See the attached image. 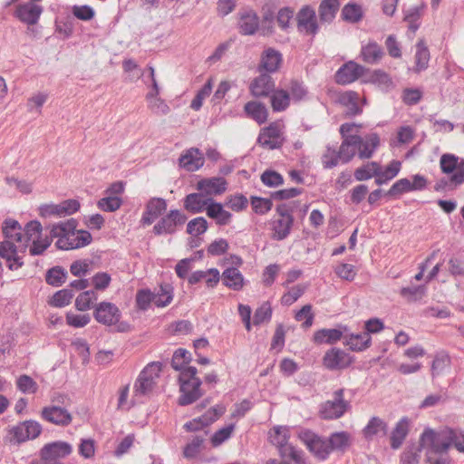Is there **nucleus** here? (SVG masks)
<instances>
[{"label": "nucleus", "mask_w": 464, "mask_h": 464, "mask_svg": "<svg viewBox=\"0 0 464 464\" xmlns=\"http://www.w3.org/2000/svg\"><path fill=\"white\" fill-rule=\"evenodd\" d=\"M364 67L354 63L348 62L338 69L335 73V81L339 84H349L356 81L364 73Z\"/></svg>", "instance_id": "aec40b11"}, {"label": "nucleus", "mask_w": 464, "mask_h": 464, "mask_svg": "<svg viewBox=\"0 0 464 464\" xmlns=\"http://www.w3.org/2000/svg\"><path fill=\"white\" fill-rule=\"evenodd\" d=\"M410 191H412L411 187V180L404 178L397 180L388 190L387 195L394 197Z\"/></svg>", "instance_id": "774afa93"}, {"label": "nucleus", "mask_w": 464, "mask_h": 464, "mask_svg": "<svg viewBox=\"0 0 464 464\" xmlns=\"http://www.w3.org/2000/svg\"><path fill=\"white\" fill-rule=\"evenodd\" d=\"M421 444L411 445L405 449L401 457V464H418L420 459Z\"/></svg>", "instance_id": "4d7b16f0"}, {"label": "nucleus", "mask_w": 464, "mask_h": 464, "mask_svg": "<svg viewBox=\"0 0 464 464\" xmlns=\"http://www.w3.org/2000/svg\"><path fill=\"white\" fill-rule=\"evenodd\" d=\"M384 52L382 47L374 40H369L362 45L361 57L369 64L378 63L383 57Z\"/></svg>", "instance_id": "473e14b6"}, {"label": "nucleus", "mask_w": 464, "mask_h": 464, "mask_svg": "<svg viewBox=\"0 0 464 464\" xmlns=\"http://www.w3.org/2000/svg\"><path fill=\"white\" fill-rule=\"evenodd\" d=\"M440 168L449 178H442L436 182V191L452 190L464 183V159L444 153L440 159Z\"/></svg>", "instance_id": "20e7f679"}, {"label": "nucleus", "mask_w": 464, "mask_h": 464, "mask_svg": "<svg viewBox=\"0 0 464 464\" xmlns=\"http://www.w3.org/2000/svg\"><path fill=\"white\" fill-rule=\"evenodd\" d=\"M415 63L416 71L427 69L430 62V52L423 40H420L416 45Z\"/></svg>", "instance_id": "09e8293b"}, {"label": "nucleus", "mask_w": 464, "mask_h": 464, "mask_svg": "<svg viewBox=\"0 0 464 464\" xmlns=\"http://www.w3.org/2000/svg\"><path fill=\"white\" fill-rule=\"evenodd\" d=\"M167 209V202L161 198H152L146 205L141 218L144 225H151Z\"/></svg>", "instance_id": "b1692460"}, {"label": "nucleus", "mask_w": 464, "mask_h": 464, "mask_svg": "<svg viewBox=\"0 0 464 464\" xmlns=\"http://www.w3.org/2000/svg\"><path fill=\"white\" fill-rule=\"evenodd\" d=\"M42 13L43 7L41 5L28 2L16 6L15 16L21 22L33 25L38 22Z\"/></svg>", "instance_id": "412c9836"}, {"label": "nucleus", "mask_w": 464, "mask_h": 464, "mask_svg": "<svg viewBox=\"0 0 464 464\" xmlns=\"http://www.w3.org/2000/svg\"><path fill=\"white\" fill-rule=\"evenodd\" d=\"M344 390L338 389L333 394V400L325 401L321 406L320 414L325 420H334L342 417L350 404L343 399Z\"/></svg>", "instance_id": "f8f14e48"}, {"label": "nucleus", "mask_w": 464, "mask_h": 464, "mask_svg": "<svg viewBox=\"0 0 464 464\" xmlns=\"http://www.w3.org/2000/svg\"><path fill=\"white\" fill-rule=\"evenodd\" d=\"M388 432V424L379 417H372L362 429V435L367 440H372L379 435L385 436Z\"/></svg>", "instance_id": "f704fd0d"}, {"label": "nucleus", "mask_w": 464, "mask_h": 464, "mask_svg": "<svg viewBox=\"0 0 464 464\" xmlns=\"http://www.w3.org/2000/svg\"><path fill=\"white\" fill-rule=\"evenodd\" d=\"M440 440L447 445L449 450L451 446L459 452L464 453V430L461 429H447L441 432H437Z\"/></svg>", "instance_id": "393cba45"}, {"label": "nucleus", "mask_w": 464, "mask_h": 464, "mask_svg": "<svg viewBox=\"0 0 464 464\" xmlns=\"http://www.w3.org/2000/svg\"><path fill=\"white\" fill-rule=\"evenodd\" d=\"M235 429V424H229L217 430L211 437V443L214 447L221 445L223 442L227 440Z\"/></svg>", "instance_id": "e2e57ef3"}, {"label": "nucleus", "mask_w": 464, "mask_h": 464, "mask_svg": "<svg viewBox=\"0 0 464 464\" xmlns=\"http://www.w3.org/2000/svg\"><path fill=\"white\" fill-rule=\"evenodd\" d=\"M226 412V407L221 404H218L210 408L203 415L198 418H195L190 421L184 424L183 428L187 431H198L203 428L215 422L219 417Z\"/></svg>", "instance_id": "4468645a"}, {"label": "nucleus", "mask_w": 464, "mask_h": 464, "mask_svg": "<svg viewBox=\"0 0 464 464\" xmlns=\"http://www.w3.org/2000/svg\"><path fill=\"white\" fill-rule=\"evenodd\" d=\"M204 280L209 288H214L220 280V274L217 268H209L207 270H198L193 272L188 277V282L190 285L198 284Z\"/></svg>", "instance_id": "c756f323"}, {"label": "nucleus", "mask_w": 464, "mask_h": 464, "mask_svg": "<svg viewBox=\"0 0 464 464\" xmlns=\"http://www.w3.org/2000/svg\"><path fill=\"white\" fill-rule=\"evenodd\" d=\"M293 224L294 217L290 208L286 204L278 205L271 223L273 238L276 240L286 238L291 232Z\"/></svg>", "instance_id": "1a4fd4ad"}, {"label": "nucleus", "mask_w": 464, "mask_h": 464, "mask_svg": "<svg viewBox=\"0 0 464 464\" xmlns=\"http://www.w3.org/2000/svg\"><path fill=\"white\" fill-rule=\"evenodd\" d=\"M289 438L290 430L287 426H275L268 433L269 441L278 449L280 455L284 450L292 446L288 443Z\"/></svg>", "instance_id": "7c9ffc66"}, {"label": "nucleus", "mask_w": 464, "mask_h": 464, "mask_svg": "<svg viewBox=\"0 0 464 464\" xmlns=\"http://www.w3.org/2000/svg\"><path fill=\"white\" fill-rule=\"evenodd\" d=\"M380 145V138L376 133L361 137V143L358 146V156L360 159H370Z\"/></svg>", "instance_id": "e433bc0d"}, {"label": "nucleus", "mask_w": 464, "mask_h": 464, "mask_svg": "<svg viewBox=\"0 0 464 464\" xmlns=\"http://www.w3.org/2000/svg\"><path fill=\"white\" fill-rule=\"evenodd\" d=\"M76 227L73 218L52 226L51 237L58 238L55 245L59 249H76L91 243L92 235L85 230H76Z\"/></svg>", "instance_id": "7ed1b4c3"}, {"label": "nucleus", "mask_w": 464, "mask_h": 464, "mask_svg": "<svg viewBox=\"0 0 464 464\" xmlns=\"http://www.w3.org/2000/svg\"><path fill=\"white\" fill-rule=\"evenodd\" d=\"M153 293L154 304L159 308L168 306L174 297V288L169 284H161Z\"/></svg>", "instance_id": "4c0bfd02"}, {"label": "nucleus", "mask_w": 464, "mask_h": 464, "mask_svg": "<svg viewBox=\"0 0 464 464\" xmlns=\"http://www.w3.org/2000/svg\"><path fill=\"white\" fill-rule=\"evenodd\" d=\"M42 426L35 420H25L14 426L10 433L17 442H24L28 440L35 439L40 435Z\"/></svg>", "instance_id": "6ab92c4d"}, {"label": "nucleus", "mask_w": 464, "mask_h": 464, "mask_svg": "<svg viewBox=\"0 0 464 464\" xmlns=\"http://www.w3.org/2000/svg\"><path fill=\"white\" fill-rule=\"evenodd\" d=\"M94 319L105 326H114L119 333L128 332L130 328L126 322H121V312L119 307L111 302H101L93 311Z\"/></svg>", "instance_id": "0eeeda50"}, {"label": "nucleus", "mask_w": 464, "mask_h": 464, "mask_svg": "<svg viewBox=\"0 0 464 464\" xmlns=\"http://www.w3.org/2000/svg\"><path fill=\"white\" fill-rule=\"evenodd\" d=\"M327 440L331 446V452L334 450L344 451L351 443V436L346 431L334 432Z\"/></svg>", "instance_id": "49530a36"}, {"label": "nucleus", "mask_w": 464, "mask_h": 464, "mask_svg": "<svg viewBox=\"0 0 464 464\" xmlns=\"http://www.w3.org/2000/svg\"><path fill=\"white\" fill-rule=\"evenodd\" d=\"M239 29L243 34H254L259 26V18L253 10H246L240 13Z\"/></svg>", "instance_id": "72a5a7b5"}, {"label": "nucleus", "mask_w": 464, "mask_h": 464, "mask_svg": "<svg viewBox=\"0 0 464 464\" xmlns=\"http://www.w3.org/2000/svg\"><path fill=\"white\" fill-rule=\"evenodd\" d=\"M290 101L289 92L283 89L275 90L270 97L272 109L276 112L285 111L290 105Z\"/></svg>", "instance_id": "a18cd8bd"}, {"label": "nucleus", "mask_w": 464, "mask_h": 464, "mask_svg": "<svg viewBox=\"0 0 464 464\" xmlns=\"http://www.w3.org/2000/svg\"><path fill=\"white\" fill-rule=\"evenodd\" d=\"M362 6L357 4H347L342 10V17L350 23H357L362 18Z\"/></svg>", "instance_id": "5fc2aeb1"}, {"label": "nucleus", "mask_w": 464, "mask_h": 464, "mask_svg": "<svg viewBox=\"0 0 464 464\" xmlns=\"http://www.w3.org/2000/svg\"><path fill=\"white\" fill-rule=\"evenodd\" d=\"M98 299V295L93 290H87L81 293L75 299V307L79 311H87L91 308L93 302Z\"/></svg>", "instance_id": "864d4df0"}, {"label": "nucleus", "mask_w": 464, "mask_h": 464, "mask_svg": "<svg viewBox=\"0 0 464 464\" xmlns=\"http://www.w3.org/2000/svg\"><path fill=\"white\" fill-rule=\"evenodd\" d=\"M3 233L5 240L0 242V257L6 261L10 270H17L24 266L23 256L27 250V244L23 241L21 226L14 219H5Z\"/></svg>", "instance_id": "f03ea898"}, {"label": "nucleus", "mask_w": 464, "mask_h": 464, "mask_svg": "<svg viewBox=\"0 0 464 464\" xmlns=\"http://www.w3.org/2000/svg\"><path fill=\"white\" fill-rule=\"evenodd\" d=\"M161 372V363L159 362H153L149 363L144 370L140 373L135 385L134 392L135 395H145L150 392L155 383L156 379L159 377Z\"/></svg>", "instance_id": "9b49d317"}, {"label": "nucleus", "mask_w": 464, "mask_h": 464, "mask_svg": "<svg viewBox=\"0 0 464 464\" xmlns=\"http://www.w3.org/2000/svg\"><path fill=\"white\" fill-rule=\"evenodd\" d=\"M180 168L187 171L199 169L205 162L202 152L197 148L187 150L179 159Z\"/></svg>", "instance_id": "5701e85b"}, {"label": "nucleus", "mask_w": 464, "mask_h": 464, "mask_svg": "<svg viewBox=\"0 0 464 464\" xmlns=\"http://www.w3.org/2000/svg\"><path fill=\"white\" fill-rule=\"evenodd\" d=\"M338 0H323L319 5V17L322 23H331L339 9Z\"/></svg>", "instance_id": "c03bdc74"}, {"label": "nucleus", "mask_w": 464, "mask_h": 464, "mask_svg": "<svg viewBox=\"0 0 464 464\" xmlns=\"http://www.w3.org/2000/svg\"><path fill=\"white\" fill-rule=\"evenodd\" d=\"M187 217L179 210H170L165 217L154 226L153 231L156 235L172 234L178 226L183 225Z\"/></svg>", "instance_id": "dca6fc26"}, {"label": "nucleus", "mask_w": 464, "mask_h": 464, "mask_svg": "<svg viewBox=\"0 0 464 464\" xmlns=\"http://www.w3.org/2000/svg\"><path fill=\"white\" fill-rule=\"evenodd\" d=\"M207 215L214 219L218 226L228 225L232 218V214L223 208L220 203L211 201L207 208Z\"/></svg>", "instance_id": "58836bf2"}, {"label": "nucleus", "mask_w": 464, "mask_h": 464, "mask_svg": "<svg viewBox=\"0 0 464 464\" xmlns=\"http://www.w3.org/2000/svg\"><path fill=\"white\" fill-rule=\"evenodd\" d=\"M212 89L213 80L212 78H209L204 86L197 92L196 96L190 103V108L196 111H199L202 107L204 100L211 94Z\"/></svg>", "instance_id": "603ef678"}, {"label": "nucleus", "mask_w": 464, "mask_h": 464, "mask_svg": "<svg viewBox=\"0 0 464 464\" xmlns=\"http://www.w3.org/2000/svg\"><path fill=\"white\" fill-rule=\"evenodd\" d=\"M208 229V221L202 218H195L187 225V232L191 236H199L204 234Z\"/></svg>", "instance_id": "680f3d73"}, {"label": "nucleus", "mask_w": 464, "mask_h": 464, "mask_svg": "<svg viewBox=\"0 0 464 464\" xmlns=\"http://www.w3.org/2000/svg\"><path fill=\"white\" fill-rule=\"evenodd\" d=\"M281 63V53L273 48H268L262 54L259 69L260 71L265 70L268 72H275L278 70Z\"/></svg>", "instance_id": "c9c22d12"}, {"label": "nucleus", "mask_w": 464, "mask_h": 464, "mask_svg": "<svg viewBox=\"0 0 464 464\" xmlns=\"http://www.w3.org/2000/svg\"><path fill=\"white\" fill-rule=\"evenodd\" d=\"M43 227L39 221L33 220L28 222L24 227V235L23 241L28 245L29 252L32 256L42 255L52 244V238L48 236H43Z\"/></svg>", "instance_id": "6e6552de"}, {"label": "nucleus", "mask_w": 464, "mask_h": 464, "mask_svg": "<svg viewBox=\"0 0 464 464\" xmlns=\"http://www.w3.org/2000/svg\"><path fill=\"white\" fill-rule=\"evenodd\" d=\"M213 199L205 195L202 191L200 193H191L186 196L184 199V208L191 213L207 212V208L210 205Z\"/></svg>", "instance_id": "cd10ccee"}, {"label": "nucleus", "mask_w": 464, "mask_h": 464, "mask_svg": "<svg viewBox=\"0 0 464 464\" xmlns=\"http://www.w3.org/2000/svg\"><path fill=\"white\" fill-rule=\"evenodd\" d=\"M244 112L247 118L259 125L265 123L268 119V109L264 103L257 101L247 102L244 105Z\"/></svg>", "instance_id": "2f4dec72"}, {"label": "nucleus", "mask_w": 464, "mask_h": 464, "mask_svg": "<svg viewBox=\"0 0 464 464\" xmlns=\"http://www.w3.org/2000/svg\"><path fill=\"white\" fill-rule=\"evenodd\" d=\"M251 94L256 98L267 97L275 91V82L267 73H261L249 85Z\"/></svg>", "instance_id": "4be33fe9"}, {"label": "nucleus", "mask_w": 464, "mask_h": 464, "mask_svg": "<svg viewBox=\"0 0 464 464\" xmlns=\"http://www.w3.org/2000/svg\"><path fill=\"white\" fill-rule=\"evenodd\" d=\"M67 275V271L62 266H54L47 271L45 280L48 285L58 287L65 283Z\"/></svg>", "instance_id": "8fccbe9b"}, {"label": "nucleus", "mask_w": 464, "mask_h": 464, "mask_svg": "<svg viewBox=\"0 0 464 464\" xmlns=\"http://www.w3.org/2000/svg\"><path fill=\"white\" fill-rule=\"evenodd\" d=\"M41 418L52 424L66 427L72 423V416L65 408L59 405L45 406L41 411Z\"/></svg>", "instance_id": "2eb2a0df"}, {"label": "nucleus", "mask_w": 464, "mask_h": 464, "mask_svg": "<svg viewBox=\"0 0 464 464\" xmlns=\"http://www.w3.org/2000/svg\"><path fill=\"white\" fill-rule=\"evenodd\" d=\"M380 167L381 165L376 161L368 162L355 169L354 177L358 181L367 180L379 173Z\"/></svg>", "instance_id": "3c124183"}, {"label": "nucleus", "mask_w": 464, "mask_h": 464, "mask_svg": "<svg viewBox=\"0 0 464 464\" xmlns=\"http://www.w3.org/2000/svg\"><path fill=\"white\" fill-rule=\"evenodd\" d=\"M16 387L21 392L27 394H34L38 390L36 382L26 374L18 377L16 380Z\"/></svg>", "instance_id": "bf43d9fd"}, {"label": "nucleus", "mask_w": 464, "mask_h": 464, "mask_svg": "<svg viewBox=\"0 0 464 464\" xmlns=\"http://www.w3.org/2000/svg\"><path fill=\"white\" fill-rule=\"evenodd\" d=\"M197 188L207 196L220 195L227 190V181L221 177L203 179L198 182Z\"/></svg>", "instance_id": "bb28decb"}, {"label": "nucleus", "mask_w": 464, "mask_h": 464, "mask_svg": "<svg viewBox=\"0 0 464 464\" xmlns=\"http://www.w3.org/2000/svg\"><path fill=\"white\" fill-rule=\"evenodd\" d=\"M223 284L230 289L239 291L244 286V277L241 272L235 267H228L222 273Z\"/></svg>", "instance_id": "79ce46f5"}, {"label": "nucleus", "mask_w": 464, "mask_h": 464, "mask_svg": "<svg viewBox=\"0 0 464 464\" xmlns=\"http://www.w3.org/2000/svg\"><path fill=\"white\" fill-rule=\"evenodd\" d=\"M347 326L340 325L334 329H321L314 334V342L317 344L328 343L333 344L341 340L343 334L347 332Z\"/></svg>", "instance_id": "c85d7f7f"}, {"label": "nucleus", "mask_w": 464, "mask_h": 464, "mask_svg": "<svg viewBox=\"0 0 464 464\" xmlns=\"http://www.w3.org/2000/svg\"><path fill=\"white\" fill-rule=\"evenodd\" d=\"M299 32L307 35H315L319 31L315 11L309 5L303 6L296 15Z\"/></svg>", "instance_id": "f3484780"}, {"label": "nucleus", "mask_w": 464, "mask_h": 464, "mask_svg": "<svg viewBox=\"0 0 464 464\" xmlns=\"http://www.w3.org/2000/svg\"><path fill=\"white\" fill-rule=\"evenodd\" d=\"M272 316V307L268 302L262 304L255 312L254 324L258 325L270 321Z\"/></svg>", "instance_id": "0e129e2a"}, {"label": "nucleus", "mask_w": 464, "mask_h": 464, "mask_svg": "<svg viewBox=\"0 0 464 464\" xmlns=\"http://www.w3.org/2000/svg\"><path fill=\"white\" fill-rule=\"evenodd\" d=\"M409 432V420L407 418L401 419L395 425L391 433V447L393 450L399 449Z\"/></svg>", "instance_id": "a19ab883"}, {"label": "nucleus", "mask_w": 464, "mask_h": 464, "mask_svg": "<svg viewBox=\"0 0 464 464\" xmlns=\"http://www.w3.org/2000/svg\"><path fill=\"white\" fill-rule=\"evenodd\" d=\"M344 343L353 352H362L372 344V337L368 334H350L345 335Z\"/></svg>", "instance_id": "ea45409f"}, {"label": "nucleus", "mask_w": 464, "mask_h": 464, "mask_svg": "<svg viewBox=\"0 0 464 464\" xmlns=\"http://www.w3.org/2000/svg\"><path fill=\"white\" fill-rule=\"evenodd\" d=\"M5 183L9 187H14L22 194H30L33 191V183L25 179H19L15 177H6Z\"/></svg>", "instance_id": "69168bd1"}, {"label": "nucleus", "mask_w": 464, "mask_h": 464, "mask_svg": "<svg viewBox=\"0 0 464 464\" xmlns=\"http://www.w3.org/2000/svg\"><path fill=\"white\" fill-rule=\"evenodd\" d=\"M72 446L64 441H56L45 445L42 450L41 455L44 459L59 460L71 454Z\"/></svg>", "instance_id": "a878e982"}, {"label": "nucleus", "mask_w": 464, "mask_h": 464, "mask_svg": "<svg viewBox=\"0 0 464 464\" xmlns=\"http://www.w3.org/2000/svg\"><path fill=\"white\" fill-rule=\"evenodd\" d=\"M370 81L382 90H388L392 85V81L389 74L381 70L374 71L371 75Z\"/></svg>", "instance_id": "338daca9"}, {"label": "nucleus", "mask_w": 464, "mask_h": 464, "mask_svg": "<svg viewBox=\"0 0 464 464\" xmlns=\"http://www.w3.org/2000/svg\"><path fill=\"white\" fill-rule=\"evenodd\" d=\"M360 97L355 92H346L340 97V102L347 108L348 115H357L362 110L359 107Z\"/></svg>", "instance_id": "de8ad7c7"}, {"label": "nucleus", "mask_w": 464, "mask_h": 464, "mask_svg": "<svg viewBox=\"0 0 464 464\" xmlns=\"http://www.w3.org/2000/svg\"><path fill=\"white\" fill-rule=\"evenodd\" d=\"M352 362L350 354L340 348H331L323 358L324 366L331 371L347 368Z\"/></svg>", "instance_id": "a211bd4d"}, {"label": "nucleus", "mask_w": 464, "mask_h": 464, "mask_svg": "<svg viewBox=\"0 0 464 464\" xmlns=\"http://www.w3.org/2000/svg\"><path fill=\"white\" fill-rule=\"evenodd\" d=\"M420 444L425 450L426 462L428 464H450V458L447 445L440 440L437 432L431 429H426L420 435Z\"/></svg>", "instance_id": "423d86ee"}, {"label": "nucleus", "mask_w": 464, "mask_h": 464, "mask_svg": "<svg viewBox=\"0 0 464 464\" xmlns=\"http://www.w3.org/2000/svg\"><path fill=\"white\" fill-rule=\"evenodd\" d=\"M122 200L120 197L105 195L98 203V208L106 212H113L121 208Z\"/></svg>", "instance_id": "13d9d810"}, {"label": "nucleus", "mask_w": 464, "mask_h": 464, "mask_svg": "<svg viewBox=\"0 0 464 464\" xmlns=\"http://www.w3.org/2000/svg\"><path fill=\"white\" fill-rule=\"evenodd\" d=\"M299 439L304 442L309 451L318 459L325 460L331 453L328 440L309 430L299 432Z\"/></svg>", "instance_id": "9d476101"}, {"label": "nucleus", "mask_w": 464, "mask_h": 464, "mask_svg": "<svg viewBox=\"0 0 464 464\" xmlns=\"http://www.w3.org/2000/svg\"><path fill=\"white\" fill-rule=\"evenodd\" d=\"M283 124L279 121L270 123L263 128L257 138V143L265 149L275 150L283 144Z\"/></svg>", "instance_id": "ddd939ff"}, {"label": "nucleus", "mask_w": 464, "mask_h": 464, "mask_svg": "<svg viewBox=\"0 0 464 464\" xmlns=\"http://www.w3.org/2000/svg\"><path fill=\"white\" fill-rule=\"evenodd\" d=\"M136 306L139 310L147 311L150 304H154L153 293L149 288L140 289L136 293Z\"/></svg>", "instance_id": "6e6d98bb"}, {"label": "nucleus", "mask_w": 464, "mask_h": 464, "mask_svg": "<svg viewBox=\"0 0 464 464\" xmlns=\"http://www.w3.org/2000/svg\"><path fill=\"white\" fill-rule=\"evenodd\" d=\"M360 143V136H349L343 139L338 149L335 146H327L322 156L323 166L325 169H332L339 164L348 163L358 151Z\"/></svg>", "instance_id": "39448f33"}, {"label": "nucleus", "mask_w": 464, "mask_h": 464, "mask_svg": "<svg viewBox=\"0 0 464 464\" xmlns=\"http://www.w3.org/2000/svg\"><path fill=\"white\" fill-rule=\"evenodd\" d=\"M73 297V292L64 288L57 291L50 300V304L54 307H64L71 303Z\"/></svg>", "instance_id": "052dcab7"}, {"label": "nucleus", "mask_w": 464, "mask_h": 464, "mask_svg": "<svg viewBox=\"0 0 464 464\" xmlns=\"http://www.w3.org/2000/svg\"><path fill=\"white\" fill-rule=\"evenodd\" d=\"M206 440V433L201 435H195L188 439V443L184 447L183 456L188 459H192L198 457L204 448Z\"/></svg>", "instance_id": "37998d69"}, {"label": "nucleus", "mask_w": 464, "mask_h": 464, "mask_svg": "<svg viewBox=\"0 0 464 464\" xmlns=\"http://www.w3.org/2000/svg\"><path fill=\"white\" fill-rule=\"evenodd\" d=\"M189 362L190 353L181 348L174 353L171 360L172 367L177 371H180L179 380L181 395L179 399V403L182 406L193 403L202 395L200 391L201 381L196 377V367L187 366Z\"/></svg>", "instance_id": "f257e3e1"}]
</instances>
